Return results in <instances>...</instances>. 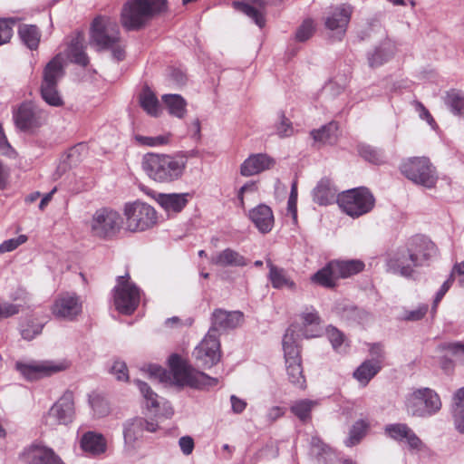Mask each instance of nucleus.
Masks as SVG:
<instances>
[{"label":"nucleus","mask_w":464,"mask_h":464,"mask_svg":"<svg viewBox=\"0 0 464 464\" xmlns=\"http://www.w3.org/2000/svg\"><path fill=\"white\" fill-rule=\"evenodd\" d=\"M437 255L438 248L430 238L416 235L384 254V269L387 273L411 279L416 267L428 265Z\"/></svg>","instance_id":"1"},{"label":"nucleus","mask_w":464,"mask_h":464,"mask_svg":"<svg viewBox=\"0 0 464 464\" xmlns=\"http://www.w3.org/2000/svg\"><path fill=\"white\" fill-rule=\"evenodd\" d=\"M142 169L155 182L171 183L179 179L186 169L184 156L146 153L141 161Z\"/></svg>","instance_id":"2"},{"label":"nucleus","mask_w":464,"mask_h":464,"mask_svg":"<svg viewBox=\"0 0 464 464\" xmlns=\"http://www.w3.org/2000/svg\"><path fill=\"white\" fill-rule=\"evenodd\" d=\"M167 8V0H129L121 9V25L127 31H139Z\"/></svg>","instance_id":"3"},{"label":"nucleus","mask_w":464,"mask_h":464,"mask_svg":"<svg viewBox=\"0 0 464 464\" xmlns=\"http://www.w3.org/2000/svg\"><path fill=\"white\" fill-rule=\"evenodd\" d=\"M314 203H374V197L366 187L350 188L340 193L333 180L322 178L312 191Z\"/></svg>","instance_id":"4"},{"label":"nucleus","mask_w":464,"mask_h":464,"mask_svg":"<svg viewBox=\"0 0 464 464\" xmlns=\"http://www.w3.org/2000/svg\"><path fill=\"white\" fill-rule=\"evenodd\" d=\"M169 364L173 380L179 386L203 389L216 386L218 382L217 378L193 369L179 354H171L169 358Z\"/></svg>","instance_id":"5"},{"label":"nucleus","mask_w":464,"mask_h":464,"mask_svg":"<svg viewBox=\"0 0 464 464\" xmlns=\"http://www.w3.org/2000/svg\"><path fill=\"white\" fill-rule=\"evenodd\" d=\"M401 174L415 185L432 188L436 186L439 176L436 167L428 157H411L400 165Z\"/></svg>","instance_id":"6"},{"label":"nucleus","mask_w":464,"mask_h":464,"mask_svg":"<svg viewBox=\"0 0 464 464\" xmlns=\"http://www.w3.org/2000/svg\"><path fill=\"white\" fill-rule=\"evenodd\" d=\"M63 75V59L60 55H56L44 68L40 86L41 97L50 106L61 107L64 103L58 91V82Z\"/></svg>","instance_id":"7"},{"label":"nucleus","mask_w":464,"mask_h":464,"mask_svg":"<svg viewBox=\"0 0 464 464\" xmlns=\"http://www.w3.org/2000/svg\"><path fill=\"white\" fill-rule=\"evenodd\" d=\"M295 335V330L289 327L283 337L284 356L289 382L303 390L306 387V381L303 373L301 350Z\"/></svg>","instance_id":"8"},{"label":"nucleus","mask_w":464,"mask_h":464,"mask_svg":"<svg viewBox=\"0 0 464 464\" xmlns=\"http://www.w3.org/2000/svg\"><path fill=\"white\" fill-rule=\"evenodd\" d=\"M121 214L110 207H102L93 214L89 226L92 236L111 239L114 237L123 226Z\"/></svg>","instance_id":"9"},{"label":"nucleus","mask_w":464,"mask_h":464,"mask_svg":"<svg viewBox=\"0 0 464 464\" xmlns=\"http://www.w3.org/2000/svg\"><path fill=\"white\" fill-rule=\"evenodd\" d=\"M407 411L416 417H430L441 409L438 393L430 388H420L411 393L406 401Z\"/></svg>","instance_id":"10"},{"label":"nucleus","mask_w":464,"mask_h":464,"mask_svg":"<svg viewBox=\"0 0 464 464\" xmlns=\"http://www.w3.org/2000/svg\"><path fill=\"white\" fill-rule=\"evenodd\" d=\"M120 42V29L115 22L103 16H97L93 19L90 30L91 45H94L98 51H104Z\"/></svg>","instance_id":"11"},{"label":"nucleus","mask_w":464,"mask_h":464,"mask_svg":"<svg viewBox=\"0 0 464 464\" xmlns=\"http://www.w3.org/2000/svg\"><path fill=\"white\" fill-rule=\"evenodd\" d=\"M125 227L130 232H142L155 226L160 217L151 205H125Z\"/></svg>","instance_id":"12"},{"label":"nucleus","mask_w":464,"mask_h":464,"mask_svg":"<svg viewBox=\"0 0 464 464\" xmlns=\"http://www.w3.org/2000/svg\"><path fill=\"white\" fill-rule=\"evenodd\" d=\"M113 291L116 309L123 314H131L140 304V289L130 281L128 273L117 277Z\"/></svg>","instance_id":"13"},{"label":"nucleus","mask_w":464,"mask_h":464,"mask_svg":"<svg viewBox=\"0 0 464 464\" xmlns=\"http://www.w3.org/2000/svg\"><path fill=\"white\" fill-rule=\"evenodd\" d=\"M46 112L31 102H22L14 111L15 127L23 132H33L46 121Z\"/></svg>","instance_id":"14"},{"label":"nucleus","mask_w":464,"mask_h":464,"mask_svg":"<svg viewBox=\"0 0 464 464\" xmlns=\"http://www.w3.org/2000/svg\"><path fill=\"white\" fill-rule=\"evenodd\" d=\"M75 414L73 394L66 392L50 408L44 416V422L47 426L68 425L73 420Z\"/></svg>","instance_id":"15"},{"label":"nucleus","mask_w":464,"mask_h":464,"mask_svg":"<svg viewBox=\"0 0 464 464\" xmlns=\"http://www.w3.org/2000/svg\"><path fill=\"white\" fill-rule=\"evenodd\" d=\"M193 356L205 368L217 364L221 357L218 337L208 333L201 343L195 348Z\"/></svg>","instance_id":"16"},{"label":"nucleus","mask_w":464,"mask_h":464,"mask_svg":"<svg viewBox=\"0 0 464 464\" xmlns=\"http://www.w3.org/2000/svg\"><path fill=\"white\" fill-rule=\"evenodd\" d=\"M82 302L73 293H63L57 296L52 306L53 314L67 321H72L82 313Z\"/></svg>","instance_id":"17"},{"label":"nucleus","mask_w":464,"mask_h":464,"mask_svg":"<svg viewBox=\"0 0 464 464\" xmlns=\"http://www.w3.org/2000/svg\"><path fill=\"white\" fill-rule=\"evenodd\" d=\"M244 319V314L240 311H226L224 309H215L211 315V326L208 333L218 337V334L227 332L239 326Z\"/></svg>","instance_id":"18"},{"label":"nucleus","mask_w":464,"mask_h":464,"mask_svg":"<svg viewBox=\"0 0 464 464\" xmlns=\"http://www.w3.org/2000/svg\"><path fill=\"white\" fill-rule=\"evenodd\" d=\"M352 7L350 5H340L335 7L325 19V27L335 32L334 38L341 41L345 34L348 24L352 16Z\"/></svg>","instance_id":"19"},{"label":"nucleus","mask_w":464,"mask_h":464,"mask_svg":"<svg viewBox=\"0 0 464 464\" xmlns=\"http://www.w3.org/2000/svg\"><path fill=\"white\" fill-rule=\"evenodd\" d=\"M26 464H63L52 449L32 444L20 455Z\"/></svg>","instance_id":"20"},{"label":"nucleus","mask_w":464,"mask_h":464,"mask_svg":"<svg viewBox=\"0 0 464 464\" xmlns=\"http://www.w3.org/2000/svg\"><path fill=\"white\" fill-rule=\"evenodd\" d=\"M15 369L28 381H34L62 370L58 365L48 362H31L15 363Z\"/></svg>","instance_id":"21"},{"label":"nucleus","mask_w":464,"mask_h":464,"mask_svg":"<svg viewBox=\"0 0 464 464\" xmlns=\"http://www.w3.org/2000/svg\"><path fill=\"white\" fill-rule=\"evenodd\" d=\"M385 433L397 441L405 440L411 450L420 451L424 449V443L407 424L395 423L387 425L385 427Z\"/></svg>","instance_id":"22"},{"label":"nucleus","mask_w":464,"mask_h":464,"mask_svg":"<svg viewBox=\"0 0 464 464\" xmlns=\"http://www.w3.org/2000/svg\"><path fill=\"white\" fill-rule=\"evenodd\" d=\"M159 425L154 420H147L137 417L129 420L124 424L123 436L126 444L133 445L143 436L144 431L155 432Z\"/></svg>","instance_id":"23"},{"label":"nucleus","mask_w":464,"mask_h":464,"mask_svg":"<svg viewBox=\"0 0 464 464\" xmlns=\"http://www.w3.org/2000/svg\"><path fill=\"white\" fill-rule=\"evenodd\" d=\"M274 163L266 154H253L241 164L240 173L246 177L253 176L268 169Z\"/></svg>","instance_id":"24"},{"label":"nucleus","mask_w":464,"mask_h":464,"mask_svg":"<svg viewBox=\"0 0 464 464\" xmlns=\"http://www.w3.org/2000/svg\"><path fill=\"white\" fill-rule=\"evenodd\" d=\"M249 218L263 234L271 231L274 225V215L268 205H256L249 211Z\"/></svg>","instance_id":"25"},{"label":"nucleus","mask_w":464,"mask_h":464,"mask_svg":"<svg viewBox=\"0 0 464 464\" xmlns=\"http://www.w3.org/2000/svg\"><path fill=\"white\" fill-rule=\"evenodd\" d=\"M266 266L269 268L267 277L275 289L287 288L295 291L296 284L285 268L274 265L270 259L266 260Z\"/></svg>","instance_id":"26"},{"label":"nucleus","mask_w":464,"mask_h":464,"mask_svg":"<svg viewBox=\"0 0 464 464\" xmlns=\"http://www.w3.org/2000/svg\"><path fill=\"white\" fill-rule=\"evenodd\" d=\"M210 263L221 267L245 266L247 265L245 256L232 248H226L212 255Z\"/></svg>","instance_id":"27"},{"label":"nucleus","mask_w":464,"mask_h":464,"mask_svg":"<svg viewBox=\"0 0 464 464\" xmlns=\"http://www.w3.org/2000/svg\"><path fill=\"white\" fill-rule=\"evenodd\" d=\"M81 448L83 451L93 456L105 452L107 444L105 438L97 432L87 431L81 439Z\"/></svg>","instance_id":"28"},{"label":"nucleus","mask_w":464,"mask_h":464,"mask_svg":"<svg viewBox=\"0 0 464 464\" xmlns=\"http://www.w3.org/2000/svg\"><path fill=\"white\" fill-rule=\"evenodd\" d=\"M141 190L150 197V199L156 203H188L189 200L194 199L195 192L187 193H158L155 190L141 187Z\"/></svg>","instance_id":"29"},{"label":"nucleus","mask_w":464,"mask_h":464,"mask_svg":"<svg viewBox=\"0 0 464 464\" xmlns=\"http://www.w3.org/2000/svg\"><path fill=\"white\" fill-rule=\"evenodd\" d=\"M332 266H334L338 279L348 278L364 269V263L358 259L332 260Z\"/></svg>","instance_id":"30"},{"label":"nucleus","mask_w":464,"mask_h":464,"mask_svg":"<svg viewBox=\"0 0 464 464\" xmlns=\"http://www.w3.org/2000/svg\"><path fill=\"white\" fill-rule=\"evenodd\" d=\"M83 40V35L81 33H77L69 44L68 55L72 63L86 67L89 64V57L84 51Z\"/></svg>","instance_id":"31"},{"label":"nucleus","mask_w":464,"mask_h":464,"mask_svg":"<svg viewBox=\"0 0 464 464\" xmlns=\"http://www.w3.org/2000/svg\"><path fill=\"white\" fill-rule=\"evenodd\" d=\"M18 35L23 44L32 51L37 50L41 40V31L34 24H20Z\"/></svg>","instance_id":"32"},{"label":"nucleus","mask_w":464,"mask_h":464,"mask_svg":"<svg viewBox=\"0 0 464 464\" xmlns=\"http://www.w3.org/2000/svg\"><path fill=\"white\" fill-rule=\"evenodd\" d=\"M338 123L331 121L319 129L313 130L310 134L315 141L334 145L337 141Z\"/></svg>","instance_id":"33"},{"label":"nucleus","mask_w":464,"mask_h":464,"mask_svg":"<svg viewBox=\"0 0 464 464\" xmlns=\"http://www.w3.org/2000/svg\"><path fill=\"white\" fill-rule=\"evenodd\" d=\"M162 102L168 108L169 113L179 119L184 118L187 112V102L179 94H164Z\"/></svg>","instance_id":"34"},{"label":"nucleus","mask_w":464,"mask_h":464,"mask_svg":"<svg viewBox=\"0 0 464 464\" xmlns=\"http://www.w3.org/2000/svg\"><path fill=\"white\" fill-rule=\"evenodd\" d=\"M452 416L456 429L464 434V387L453 396Z\"/></svg>","instance_id":"35"},{"label":"nucleus","mask_w":464,"mask_h":464,"mask_svg":"<svg viewBox=\"0 0 464 464\" xmlns=\"http://www.w3.org/2000/svg\"><path fill=\"white\" fill-rule=\"evenodd\" d=\"M337 279L338 277L334 269V266H332V261L314 274L311 278L314 283L327 288L334 287Z\"/></svg>","instance_id":"36"},{"label":"nucleus","mask_w":464,"mask_h":464,"mask_svg":"<svg viewBox=\"0 0 464 464\" xmlns=\"http://www.w3.org/2000/svg\"><path fill=\"white\" fill-rule=\"evenodd\" d=\"M317 405V401L302 399L294 401L290 407V411L301 421L307 422L311 420L312 410Z\"/></svg>","instance_id":"37"},{"label":"nucleus","mask_w":464,"mask_h":464,"mask_svg":"<svg viewBox=\"0 0 464 464\" xmlns=\"http://www.w3.org/2000/svg\"><path fill=\"white\" fill-rule=\"evenodd\" d=\"M444 102L454 115L464 116V95L460 91L456 89L448 91Z\"/></svg>","instance_id":"38"},{"label":"nucleus","mask_w":464,"mask_h":464,"mask_svg":"<svg viewBox=\"0 0 464 464\" xmlns=\"http://www.w3.org/2000/svg\"><path fill=\"white\" fill-rule=\"evenodd\" d=\"M140 103L141 108L150 116L157 117L160 111V102L155 93L145 87L140 95Z\"/></svg>","instance_id":"39"},{"label":"nucleus","mask_w":464,"mask_h":464,"mask_svg":"<svg viewBox=\"0 0 464 464\" xmlns=\"http://www.w3.org/2000/svg\"><path fill=\"white\" fill-rule=\"evenodd\" d=\"M327 339L333 349L337 353H344L348 346L347 338L343 332L334 325H328L325 329Z\"/></svg>","instance_id":"40"},{"label":"nucleus","mask_w":464,"mask_h":464,"mask_svg":"<svg viewBox=\"0 0 464 464\" xmlns=\"http://www.w3.org/2000/svg\"><path fill=\"white\" fill-rule=\"evenodd\" d=\"M369 429V422L365 420H357L350 430L348 438L344 440L347 447H353L358 444L365 436Z\"/></svg>","instance_id":"41"},{"label":"nucleus","mask_w":464,"mask_h":464,"mask_svg":"<svg viewBox=\"0 0 464 464\" xmlns=\"http://www.w3.org/2000/svg\"><path fill=\"white\" fill-rule=\"evenodd\" d=\"M136 385L138 386L140 393L146 401V406L149 409L154 410L155 412L158 411V408L160 406L159 396L155 393L151 388L144 382L136 380Z\"/></svg>","instance_id":"42"},{"label":"nucleus","mask_w":464,"mask_h":464,"mask_svg":"<svg viewBox=\"0 0 464 464\" xmlns=\"http://www.w3.org/2000/svg\"><path fill=\"white\" fill-rule=\"evenodd\" d=\"M310 444L311 453L317 459L318 462L325 463L327 458L332 454L330 447L316 436L312 437Z\"/></svg>","instance_id":"43"},{"label":"nucleus","mask_w":464,"mask_h":464,"mask_svg":"<svg viewBox=\"0 0 464 464\" xmlns=\"http://www.w3.org/2000/svg\"><path fill=\"white\" fill-rule=\"evenodd\" d=\"M352 74V70L350 66L345 65L343 73H338L334 77V79L330 82V87L333 90L334 94H340L343 92L347 86Z\"/></svg>","instance_id":"44"},{"label":"nucleus","mask_w":464,"mask_h":464,"mask_svg":"<svg viewBox=\"0 0 464 464\" xmlns=\"http://www.w3.org/2000/svg\"><path fill=\"white\" fill-rule=\"evenodd\" d=\"M171 134H164V135H159L155 137H149V136H143L140 134H136L134 136V139L136 142L141 146H148V147H159L163 146L166 144H169L170 141Z\"/></svg>","instance_id":"45"},{"label":"nucleus","mask_w":464,"mask_h":464,"mask_svg":"<svg viewBox=\"0 0 464 464\" xmlns=\"http://www.w3.org/2000/svg\"><path fill=\"white\" fill-rule=\"evenodd\" d=\"M376 372L377 369L375 366L370 361H366L357 368L353 372V376L362 385H366Z\"/></svg>","instance_id":"46"},{"label":"nucleus","mask_w":464,"mask_h":464,"mask_svg":"<svg viewBox=\"0 0 464 464\" xmlns=\"http://www.w3.org/2000/svg\"><path fill=\"white\" fill-rule=\"evenodd\" d=\"M395 52V43L391 39L384 40L379 46V65L392 59Z\"/></svg>","instance_id":"47"},{"label":"nucleus","mask_w":464,"mask_h":464,"mask_svg":"<svg viewBox=\"0 0 464 464\" xmlns=\"http://www.w3.org/2000/svg\"><path fill=\"white\" fill-rule=\"evenodd\" d=\"M278 122L276 125V134L280 138L289 137L294 132L292 121L287 119L284 111H280L278 114Z\"/></svg>","instance_id":"48"},{"label":"nucleus","mask_w":464,"mask_h":464,"mask_svg":"<svg viewBox=\"0 0 464 464\" xmlns=\"http://www.w3.org/2000/svg\"><path fill=\"white\" fill-rule=\"evenodd\" d=\"M374 205H338L343 213L352 218H358L365 213L370 212Z\"/></svg>","instance_id":"49"},{"label":"nucleus","mask_w":464,"mask_h":464,"mask_svg":"<svg viewBox=\"0 0 464 464\" xmlns=\"http://www.w3.org/2000/svg\"><path fill=\"white\" fill-rule=\"evenodd\" d=\"M314 33V22L311 19H306L297 28L295 32V40L304 43L307 41Z\"/></svg>","instance_id":"50"},{"label":"nucleus","mask_w":464,"mask_h":464,"mask_svg":"<svg viewBox=\"0 0 464 464\" xmlns=\"http://www.w3.org/2000/svg\"><path fill=\"white\" fill-rule=\"evenodd\" d=\"M44 324L40 323H34V321H28L22 326L21 335L24 340L30 341L36 335L40 334L43 331Z\"/></svg>","instance_id":"51"},{"label":"nucleus","mask_w":464,"mask_h":464,"mask_svg":"<svg viewBox=\"0 0 464 464\" xmlns=\"http://www.w3.org/2000/svg\"><path fill=\"white\" fill-rule=\"evenodd\" d=\"M301 318L304 327L308 325L318 327L321 324V318L317 311L313 307L305 308V310L301 314Z\"/></svg>","instance_id":"52"},{"label":"nucleus","mask_w":464,"mask_h":464,"mask_svg":"<svg viewBox=\"0 0 464 464\" xmlns=\"http://www.w3.org/2000/svg\"><path fill=\"white\" fill-rule=\"evenodd\" d=\"M27 239L28 238L25 235H20L15 238H10L4 241L2 244H0V254L11 252L16 249L19 246L25 243Z\"/></svg>","instance_id":"53"},{"label":"nucleus","mask_w":464,"mask_h":464,"mask_svg":"<svg viewBox=\"0 0 464 464\" xmlns=\"http://www.w3.org/2000/svg\"><path fill=\"white\" fill-rule=\"evenodd\" d=\"M13 20L0 18V45L8 43L13 35Z\"/></svg>","instance_id":"54"},{"label":"nucleus","mask_w":464,"mask_h":464,"mask_svg":"<svg viewBox=\"0 0 464 464\" xmlns=\"http://www.w3.org/2000/svg\"><path fill=\"white\" fill-rule=\"evenodd\" d=\"M167 80L169 83L181 86L187 82V75L179 68H169Z\"/></svg>","instance_id":"55"},{"label":"nucleus","mask_w":464,"mask_h":464,"mask_svg":"<svg viewBox=\"0 0 464 464\" xmlns=\"http://www.w3.org/2000/svg\"><path fill=\"white\" fill-rule=\"evenodd\" d=\"M111 372L116 376L118 381L129 380L128 367L122 361L116 360L111 368Z\"/></svg>","instance_id":"56"},{"label":"nucleus","mask_w":464,"mask_h":464,"mask_svg":"<svg viewBox=\"0 0 464 464\" xmlns=\"http://www.w3.org/2000/svg\"><path fill=\"white\" fill-rule=\"evenodd\" d=\"M357 150L360 156L362 157L365 160L372 163H376L377 153L373 148L366 144H359Z\"/></svg>","instance_id":"57"},{"label":"nucleus","mask_w":464,"mask_h":464,"mask_svg":"<svg viewBox=\"0 0 464 464\" xmlns=\"http://www.w3.org/2000/svg\"><path fill=\"white\" fill-rule=\"evenodd\" d=\"M450 278H452V282L457 279L459 285L464 288V261L453 266Z\"/></svg>","instance_id":"58"},{"label":"nucleus","mask_w":464,"mask_h":464,"mask_svg":"<svg viewBox=\"0 0 464 464\" xmlns=\"http://www.w3.org/2000/svg\"><path fill=\"white\" fill-rule=\"evenodd\" d=\"M19 306L10 303L0 304V318H7L18 314Z\"/></svg>","instance_id":"59"},{"label":"nucleus","mask_w":464,"mask_h":464,"mask_svg":"<svg viewBox=\"0 0 464 464\" xmlns=\"http://www.w3.org/2000/svg\"><path fill=\"white\" fill-rule=\"evenodd\" d=\"M179 448L184 455H189L194 450V440L190 436H183L179 440Z\"/></svg>","instance_id":"60"},{"label":"nucleus","mask_w":464,"mask_h":464,"mask_svg":"<svg viewBox=\"0 0 464 464\" xmlns=\"http://www.w3.org/2000/svg\"><path fill=\"white\" fill-rule=\"evenodd\" d=\"M82 147V144H78L72 148H71L67 152V160L63 161L64 168L67 166L71 167L72 164L76 163L79 160V149Z\"/></svg>","instance_id":"61"},{"label":"nucleus","mask_w":464,"mask_h":464,"mask_svg":"<svg viewBox=\"0 0 464 464\" xmlns=\"http://www.w3.org/2000/svg\"><path fill=\"white\" fill-rule=\"evenodd\" d=\"M447 349L450 350L456 357H458L464 364V344L460 343H451L447 345Z\"/></svg>","instance_id":"62"},{"label":"nucleus","mask_w":464,"mask_h":464,"mask_svg":"<svg viewBox=\"0 0 464 464\" xmlns=\"http://www.w3.org/2000/svg\"><path fill=\"white\" fill-rule=\"evenodd\" d=\"M149 372L151 377L159 378L160 382H164L168 378L167 371L158 365H150Z\"/></svg>","instance_id":"63"},{"label":"nucleus","mask_w":464,"mask_h":464,"mask_svg":"<svg viewBox=\"0 0 464 464\" xmlns=\"http://www.w3.org/2000/svg\"><path fill=\"white\" fill-rule=\"evenodd\" d=\"M427 311V305L420 306L419 308L409 312L406 315V319L410 321H418L426 314Z\"/></svg>","instance_id":"64"}]
</instances>
